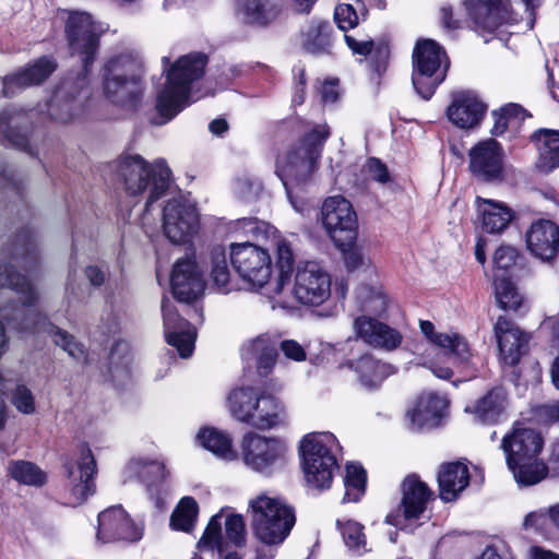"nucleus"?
I'll return each instance as SVG.
<instances>
[{
    "mask_svg": "<svg viewBox=\"0 0 559 559\" xmlns=\"http://www.w3.org/2000/svg\"><path fill=\"white\" fill-rule=\"evenodd\" d=\"M544 440L539 432L531 428L514 427L501 442L507 465L515 481L521 486H532L542 481L548 467L539 459Z\"/></svg>",
    "mask_w": 559,
    "mask_h": 559,
    "instance_id": "0eeeda50",
    "label": "nucleus"
},
{
    "mask_svg": "<svg viewBox=\"0 0 559 559\" xmlns=\"http://www.w3.org/2000/svg\"><path fill=\"white\" fill-rule=\"evenodd\" d=\"M129 353H130V347H129L128 343L117 342L110 352V356H109L110 364L115 368H118L119 365L127 367L131 360L129 357Z\"/></svg>",
    "mask_w": 559,
    "mask_h": 559,
    "instance_id": "680f3d73",
    "label": "nucleus"
},
{
    "mask_svg": "<svg viewBox=\"0 0 559 559\" xmlns=\"http://www.w3.org/2000/svg\"><path fill=\"white\" fill-rule=\"evenodd\" d=\"M468 158V168L476 179L485 182L502 179L503 150L496 140L478 142L469 150Z\"/></svg>",
    "mask_w": 559,
    "mask_h": 559,
    "instance_id": "aec40b11",
    "label": "nucleus"
},
{
    "mask_svg": "<svg viewBox=\"0 0 559 559\" xmlns=\"http://www.w3.org/2000/svg\"><path fill=\"white\" fill-rule=\"evenodd\" d=\"M211 278L221 292H229L230 272L226 250L222 246H216L211 251Z\"/></svg>",
    "mask_w": 559,
    "mask_h": 559,
    "instance_id": "8fccbe9b",
    "label": "nucleus"
},
{
    "mask_svg": "<svg viewBox=\"0 0 559 559\" xmlns=\"http://www.w3.org/2000/svg\"><path fill=\"white\" fill-rule=\"evenodd\" d=\"M428 486L416 475L407 476L402 483V501L400 511L405 520L418 519L431 499Z\"/></svg>",
    "mask_w": 559,
    "mask_h": 559,
    "instance_id": "2f4dec72",
    "label": "nucleus"
},
{
    "mask_svg": "<svg viewBox=\"0 0 559 559\" xmlns=\"http://www.w3.org/2000/svg\"><path fill=\"white\" fill-rule=\"evenodd\" d=\"M468 19L477 32L491 33L518 22L509 0H464Z\"/></svg>",
    "mask_w": 559,
    "mask_h": 559,
    "instance_id": "6ab92c4d",
    "label": "nucleus"
},
{
    "mask_svg": "<svg viewBox=\"0 0 559 559\" xmlns=\"http://www.w3.org/2000/svg\"><path fill=\"white\" fill-rule=\"evenodd\" d=\"M57 68L56 62L47 57L37 59L34 63L5 75L3 78L2 93L11 97L17 92L44 82Z\"/></svg>",
    "mask_w": 559,
    "mask_h": 559,
    "instance_id": "bb28decb",
    "label": "nucleus"
},
{
    "mask_svg": "<svg viewBox=\"0 0 559 559\" xmlns=\"http://www.w3.org/2000/svg\"><path fill=\"white\" fill-rule=\"evenodd\" d=\"M250 524L257 540L269 547L258 549V559H273L275 549L290 534L296 516L292 506L278 496L260 493L249 501Z\"/></svg>",
    "mask_w": 559,
    "mask_h": 559,
    "instance_id": "f03ea898",
    "label": "nucleus"
},
{
    "mask_svg": "<svg viewBox=\"0 0 559 559\" xmlns=\"http://www.w3.org/2000/svg\"><path fill=\"white\" fill-rule=\"evenodd\" d=\"M241 356L246 361H255L260 376H267L277 360V342L265 333L248 340L241 346Z\"/></svg>",
    "mask_w": 559,
    "mask_h": 559,
    "instance_id": "7c9ffc66",
    "label": "nucleus"
},
{
    "mask_svg": "<svg viewBox=\"0 0 559 559\" xmlns=\"http://www.w3.org/2000/svg\"><path fill=\"white\" fill-rule=\"evenodd\" d=\"M277 236V230L271 224L260 221L257 218L255 224L253 226V230L251 233V237L261 240V239H274Z\"/></svg>",
    "mask_w": 559,
    "mask_h": 559,
    "instance_id": "0e129e2a",
    "label": "nucleus"
},
{
    "mask_svg": "<svg viewBox=\"0 0 559 559\" xmlns=\"http://www.w3.org/2000/svg\"><path fill=\"white\" fill-rule=\"evenodd\" d=\"M353 367L358 374L361 385L368 389L377 388L390 373V365L377 360L370 355H364L357 359Z\"/></svg>",
    "mask_w": 559,
    "mask_h": 559,
    "instance_id": "a19ab883",
    "label": "nucleus"
},
{
    "mask_svg": "<svg viewBox=\"0 0 559 559\" xmlns=\"http://www.w3.org/2000/svg\"><path fill=\"white\" fill-rule=\"evenodd\" d=\"M356 297L361 311L381 314L386 309L388 300L381 286L362 285L357 289Z\"/></svg>",
    "mask_w": 559,
    "mask_h": 559,
    "instance_id": "a18cd8bd",
    "label": "nucleus"
},
{
    "mask_svg": "<svg viewBox=\"0 0 559 559\" xmlns=\"http://www.w3.org/2000/svg\"><path fill=\"white\" fill-rule=\"evenodd\" d=\"M273 241L276 250L278 274L275 282L267 288L266 294L272 293L273 296H281L285 292L286 286L290 284V277L294 274L292 267L295 262V255L292 243L287 239L277 235Z\"/></svg>",
    "mask_w": 559,
    "mask_h": 559,
    "instance_id": "c9c22d12",
    "label": "nucleus"
},
{
    "mask_svg": "<svg viewBox=\"0 0 559 559\" xmlns=\"http://www.w3.org/2000/svg\"><path fill=\"white\" fill-rule=\"evenodd\" d=\"M142 61L132 51L112 55L103 67V92L108 102L127 108H136L143 96Z\"/></svg>",
    "mask_w": 559,
    "mask_h": 559,
    "instance_id": "6e6552de",
    "label": "nucleus"
},
{
    "mask_svg": "<svg viewBox=\"0 0 559 559\" xmlns=\"http://www.w3.org/2000/svg\"><path fill=\"white\" fill-rule=\"evenodd\" d=\"M441 25L448 31H454L460 27V22L453 16V9L444 4L439 10Z\"/></svg>",
    "mask_w": 559,
    "mask_h": 559,
    "instance_id": "774afa93",
    "label": "nucleus"
},
{
    "mask_svg": "<svg viewBox=\"0 0 559 559\" xmlns=\"http://www.w3.org/2000/svg\"><path fill=\"white\" fill-rule=\"evenodd\" d=\"M413 67L414 88L424 99H429L447 74L444 50L431 39L418 41L413 52Z\"/></svg>",
    "mask_w": 559,
    "mask_h": 559,
    "instance_id": "ddd939ff",
    "label": "nucleus"
},
{
    "mask_svg": "<svg viewBox=\"0 0 559 559\" xmlns=\"http://www.w3.org/2000/svg\"><path fill=\"white\" fill-rule=\"evenodd\" d=\"M358 10H364L359 0H342L334 10V20L341 31H348L358 24Z\"/></svg>",
    "mask_w": 559,
    "mask_h": 559,
    "instance_id": "864d4df0",
    "label": "nucleus"
},
{
    "mask_svg": "<svg viewBox=\"0 0 559 559\" xmlns=\"http://www.w3.org/2000/svg\"><path fill=\"white\" fill-rule=\"evenodd\" d=\"M37 261V246L33 233L29 229H25L16 235L12 255L10 261L0 262V277L9 275L14 282L19 281V277H26L20 273H15L14 267L22 265L25 269H29ZM27 305V294L19 292L12 285L2 284L0 285V359L9 350L10 338L5 333L4 323L15 331L12 324H9L7 320L2 318L3 311L7 310L11 317L15 318L14 323L23 322L26 318L22 313H19L17 309Z\"/></svg>",
    "mask_w": 559,
    "mask_h": 559,
    "instance_id": "20e7f679",
    "label": "nucleus"
},
{
    "mask_svg": "<svg viewBox=\"0 0 559 559\" xmlns=\"http://www.w3.org/2000/svg\"><path fill=\"white\" fill-rule=\"evenodd\" d=\"M486 111V104L475 93L462 91L453 94L447 116L454 126L461 129H473L480 123Z\"/></svg>",
    "mask_w": 559,
    "mask_h": 559,
    "instance_id": "5701e85b",
    "label": "nucleus"
},
{
    "mask_svg": "<svg viewBox=\"0 0 559 559\" xmlns=\"http://www.w3.org/2000/svg\"><path fill=\"white\" fill-rule=\"evenodd\" d=\"M11 402L23 414L31 415L35 412L33 392L25 384H16L12 390Z\"/></svg>",
    "mask_w": 559,
    "mask_h": 559,
    "instance_id": "6e6d98bb",
    "label": "nucleus"
},
{
    "mask_svg": "<svg viewBox=\"0 0 559 559\" xmlns=\"http://www.w3.org/2000/svg\"><path fill=\"white\" fill-rule=\"evenodd\" d=\"M199 229L195 206L183 198L168 200L163 210V230L173 243L189 241Z\"/></svg>",
    "mask_w": 559,
    "mask_h": 559,
    "instance_id": "a211bd4d",
    "label": "nucleus"
},
{
    "mask_svg": "<svg viewBox=\"0 0 559 559\" xmlns=\"http://www.w3.org/2000/svg\"><path fill=\"white\" fill-rule=\"evenodd\" d=\"M225 534L235 546H242L246 542V525L242 515L230 514L225 521Z\"/></svg>",
    "mask_w": 559,
    "mask_h": 559,
    "instance_id": "5fc2aeb1",
    "label": "nucleus"
},
{
    "mask_svg": "<svg viewBox=\"0 0 559 559\" xmlns=\"http://www.w3.org/2000/svg\"><path fill=\"white\" fill-rule=\"evenodd\" d=\"M329 135L330 129L325 123L316 124L287 155L277 160L276 174L293 207L299 213H304L306 206L294 200V186L304 182L313 173Z\"/></svg>",
    "mask_w": 559,
    "mask_h": 559,
    "instance_id": "423d86ee",
    "label": "nucleus"
},
{
    "mask_svg": "<svg viewBox=\"0 0 559 559\" xmlns=\"http://www.w3.org/2000/svg\"><path fill=\"white\" fill-rule=\"evenodd\" d=\"M128 469L147 486L166 477L165 465L159 461L135 459L128 464Z\"/></svg>",
    "mask_w": 559,
    "mask_h": 559,
    "instance_id": "09e8293b",
    "label": "nucleus"
},
{
    "mask_svg": "<svg viewBox=\"0 0 559 559\" xmlns=\"http://www.w3.org/2000/svg\"><path fill=\"white\" fill-rule=\"evenodd\" d=\"M366 167H367L368 173L374 180H377L381 183H385L389 181L390 176H389L386 166L384 164H382L379 159L369 158Z\"/></svg>",
    "mask_w": 559,
    "mask_h": 559,
    "instance_id": "e2e57ef3",
    "label": "nucleus"
},
{
    "mask_svg": "<svg viewBox=\"0 0 559 559\" xmlns=\"http://www.w3.org/2000/svg\"><path fill=\"white\" fill-rule=\"evenodd\" d=\"M440 498L444 501L454 500L469 483V473L465 464L448 463L441 466L438 474Z\"/></svg>",
    "mask_w": 559,
    "mask_h": 559,
    "instance_id": "f704fd0d",
    "label": "nucleus"
},
{
    "mask_svg": "<svg viewBox=\"0 0 559 559\" xmlns=\"http://www.w3.org/2000/svg\"><path fill=\"white\" fill-rule=\"evenodd\" d=\"M223 515L215 514L210 520L202 537L198 542V549L201 551L211 550L222 555L225 551V542L222 534Z\"/></svg>",
    "mask_w": 559,
    "mask_h": 559,
    "instance_id": "3c124183",
    "label": "nucleus"
},
{
    "mask_svg": "<svg viewBox=\"0 0 559 559\" xmlns=\"http://www.w3.org/2000/svg\"><path fill=\"white\" fill-rule=\"evenodd\" d=\"M526 243L530 251L542 260L552 259L559 248V228L548 219L533 223L526 233Z\"/></svg>",
    "mask_w": 559,
    "mask_h": 559,
    "instance_id": "c756f323",
    "label": "nucleus"
},
{
    "mask_svg": "<svg viewBox=\"0 0 559 559\" xmlns=\"http://www.w3.org/2000/svg\"><path fill=\"white\" fill-rule=\"evenodd\" d=\"M142 528L135 525L121 507H111L98 514L97 538L104 543L116 540L136 542Z\"/></svg>",
    "mask_w": 559,
    "mask_h": 559,
    "instance_id": "4be33fe9",
    "label": "nucleus"
},
{
    "mask_svg": "<svg viewBox=\"0 0 559 559\" xmlns=\"http://www.w3.org/2000/svg\"><path fill=\"white\" fill-rule=\"evenodd\" d=\"M495 296L500 308L518 310L523 304V296L515 285L506 276L495 275Z\"/></svg>",
    "mask_w": 559,
    "mask_h": 559,
    "instance_id": "49530a36",
    "label": "nucleus"
},
{
    "mask_svg": "<svg viewBox=\"0 0 559 559\" xmlns=\"http://www.w3.org/2000/svg\"><path fill=\"white\" fill-rule=\"evenodd\" d=\"M448 400L435 392L419 395L413 408L407 412L412 429L435 427L444 416Z\"/></svg>",
    "mask_w": 559,
    "mask_h": 559,
    "instance_id": "c85d7f7f",
    "label": "nucleus"
},
{
    "mask_svg": "<svg viewBox=\"0 0 559 559\" xmlns=\"http://www.w3.org/2000/svg\"><path fill=\"white\" fill-rule=\"evenodd\" d=\"M510 401L507 390L495 386L465 407L474 421L483 425L498 424L507 414Z\"/></svg>",
    "mask_w": 559,
    "mask_h": 559,
    "instance_id": "b1692460",
    "label": "nucleus"
},
{
    "mask_svg": "<svg viewBox=\"0 0 559 559\" xmlns=\"http://www.w3.org/2000/svg\"><path fill=\"white\" fill-rule=\"evenodd\" d=\"M170 283L174 296L185 302L197 299L203 294L205 287L197 264L191 259L176 262Z\"/></svg>",
    "mask_w": 559,
    "mask_h": 559,
    "instance_id": "393cba45",
    "label": "nucleus"
},
{
    "mask_svg": "<svg viewBox=\"0 0 559 559\" xmlns=\"http://www.w3.org/2000/svg\"><path fill=\"white\" fill-rule=\"evenodd\" d=\"M107 26L95 21L86 12H71L66 22V37L72 56L80 59L82 70L75 78H66L57 87L53 97L47 104V112L51 119L68 123L82 111L79 96L87 87V76L95 61L99 38Z\"/></svg>",
    "mask_w": 559,
    "mask_h": 559,
    "instance_id": "f257e3e1",
    "label": "nucleus"
},
{
    "mask_svg": "<svg viewBox=\"0 0 559 559\" xmlns=\"http://www.w3.org/2000/svg\"><path fill=\"white\" fill-rule=\"evenodd\" d=\"M337 528L342 534L343 540L348 549L361 555L366 551V537L364 526L353 520H337Z\"/></svg>",
    "mask_w": 559,
    "mask_h": 559,
    "instance_id": "603ef678",
    "label": "nucleus"
},
{
    "mask_svg": "<svg viewBox=\"0 0 559 559\" xmlns=\"http://www.w3.org/2000/svg\"><path fill=\"white\" fill-rule=\"evenodd\" d=\"M23 117L15 110H3L0 112V141L23 150L35 156L37 152L29 143L27 134L21 130Z\"/></svg>",
    "mask_w": 559,
    "mask_h": 559,
    "instance_id": "e433bc0d",
    "label": "nucleus"
},
{
    "mask_svg": "<svg viewBox=\"0 0 559 559\" xmlns=\"http://www.w3.org/2000/svg\"><path fill=\"white\" fill-rule=\"evenodd\" d=\"M518 259V251L511 246L499 247L493 254V264L497 270L507 271L513 266Z\"/></svg>",
    "mask_w": 559,
    "mask_h": 559,
    "instance_id": "bf43d9fd",
    "label": "nucleus"
},
{
    "mask_svg": "<svg viewBox=\"0 0 559 559\" xmlns=\"http://www.w3.org/2000/svg\"><path fill=\"white\" fill-rule=\"evenodd\" d=\"M10 476L26 486L41 487L47 481V474L36 464L28 461H12L8 466Z\"/></svg>",
    "mask_w": 559,
    "mask_h": 559,
    "instance_id": "37998d69",
    "label": "nucleus"
},
{
    "mask_svg": "<svg viewBox=\"0 0 559 559\" xmlns=\"http://www.w3.org/2000/svg\"><path fill=\"white\" fill-rule=\"evenodd\" d=\"M367 475L358 463H348L345 475V495L343 502H356L365 493Z\"/></svg>",
    "mask_w": 559,
    "mask_h": 559,
    "instance_id": "de8ad7c7",
    "label": "nucleus"
},
{
    "mask_svg": "<svg viewBox=\"0 0 559 559\" xmlns=\"http://www.w3.org/2000/svg\"><path fill=\"white\" fill-rule=\"evenodd\" d=\"M282 307H288L287 297L304 306L318 307L331 296V276L329 272L314 261L298 263L281 296L267 295Z\"/></svg>",
    "mask_w": 559,
    "mask_h": 559,
    "instance_id": "f8f14e48",
    "label": "nucleus"
},
{
    "mask_svg": "<svg viewBox=\"0 0 559 559\" xmlns=\"http://www.w3.org/2000/svg\"><path fill=\"white\" fill-rule=\"evenodd\" d=\"M493 330L501 360L509 366L516 365L524 353L528 336L504 317L498 318Z\"/></svg>",
    "mask_w": 559,
    "mask_h": 559,
    "instance_id": "a878e982",
    "label": "nucleus"
},
{
    "mask_svg": "<svg viewBox=\"0 0 559 559\" xmlns=\"http://www.w3.org/2000/svg\"><path fill=\"white\" fill-rule=\"evenodd\" d=\"M421 333L437 347L455 358L461 365L469 367L471 354L466 341L457 333L436 332L430 321H420Z\"/></svg>",
    "mask_w": 559,
    "mask_h": 559,
    "instance_id": "473e14b6",
    "label": "nucleus"
},
{
    "mask_svg": "<svg viewBox=\"0 0 559 559\" xmlns=\"http://www.w3.org/2000/svg\"><path fill=\"white\" fill-rule=\"evenodd\" d=\"M287 445L281 438L247 432L240 441V459L249 469L269 475L285 463Z\"/></svg>",
    "mask_w": 559,
    "mask_h": 559,
    "instance_id": "2eb2a0df",
    "label": "nucleus"
},
{
    "mask_svg": "<svg viewBox=\"0 0 559 559\" xmlns=\"http://www.w3.org/2000/svg\"><path fill=\"white\" fill-rule=\"evenodd\" d=\"M502 109L511 127H518L526 117L525 110L518 104L504 105Z\"/></svg>",
    "mask_w": 559,
    "mask_h": 559,
    "instance_id": "69168bd1",
    "label": "nucleus"
},
{
    "mask_svg": "<svg viewBox=\"0 0 559 559\" xmlns=\"http://www.w3.org/2000/svg\"><path fill=\"white\" fill-rule=\"evenodd\" d=\"M118 175L128 194H146V210L166 193L170 185V169L164 159L148 164L140 155L122 156L118 162Z\"/></svg>",
    "mask_w": 559,
    "mask_h": 559,
    "instance_id": "9d476101",
    "label": "nucleus"
},
{
    "mask_svg": "<svg viewBox=\"0 0 559 559\" xmlns=\"http://www.w3.org/2000/svg\"><path fill=\"white\" fill-rule=\"evenodd\" d=\"M282 0H237L239 14L246 22L257 25H266L280 12Z\"/></svg>",
    "mask_w": 559,
    "mask_h": 559,
    "instance_id": "ea45409f",
    "label": "nucleus"
},
{
    "mask_svg": "<svg viewBox=\"0 0 559 559\" xmlns=\"http://www.w3.org/2000/svg\"><path fill=\"white\" fill-rule=\"evenodd\" d=\"M481 228L489 234H501L514 218L513 211L503 202L477 197Z\"/></svg>",
    "mask_w": 559,
    "mask_h": 559,
    "instance_id": "72a5a7b5",
    "label": "nucleus"
},
{
    "mask_svg": "<svg viewBox=\"0 0 559 559\" xmlns=\"http://www.w3.org/2000/svg\"><path fill=\"white\" fill-rule=\"evenodd\" d=\"M162 311L167 343L177 349L181 358H189L194 350L197 338L194 329L177 313L169 300L163 299Z\"/></svg>",
    "mask_w": 559,
    "mask_h": 559,
    "instance_id": "412c9836",
    "label": "nucleus"
},
{
    "mask_svg": "<svg viewBox=\"0 0 559 559\" xmlns=\"http://www.w3.org/2000/svg\"><path fill=\"white\" fill-rule=\"evenodd\" d=\"M230 415L255 429L270 430L286 420L284 404L263 390L240 386L233 389L226 402Z\"/></svg>",
    "mask_w": 559,
    "mask_h": 559,
    "instance_id": "1a4fd4ad",
    "label": "nucleus"
},
{
    "mask_svg": "<svg viewBox=\"0 0 559 559\" xmlns=\"http://www.w3.org/2000/svg\"><path fill=\"white\" fill-rule=\"evenodd\" d=\"M550 524L555 525L552 507H550L547 511L538 510L530 512L523 522L525 530H533L540 533H546Z\"/></svg>",
    "mask_w": 559,
    "mask_h": 559,
    "instance_id": "4d7b16f0",
    "label": "nucleus"
},
{
    "mask_svg": "<svg viewBox=\"0 0 559 559\" xmlns=\"http://www.w3.org/2000/svg\"><path fill=\"white\" fill-rule=\"evenodd\" d=\"M2 284L12 285V287L19 292L27 294V305L17 309L19 313H22L26 318L21 323H14L15 318L11 317L5 310L2 313V318L7 320L9 324H12V326L22 334L48 333L53 336L55 344L60 346L73 359L87 362V353L84 346L76 342L72 335L53 325L48 318L39 311L37 307L38 295L26 277H19V281L14 282L12 277L7 275L5 277H0V285Z\"/></svg>",
    "mask_w": 559,
    "mask_h": 559,
    "instance_id": "39448f33",
    "label": "nucleus"
},
{
    "mask_svg": "<svg viewBox=\"0 0 559 559\" xmlns=\"http://www.w3.org/2000/svg\"><path fill=\"white\" fill-rule=\"evenodd\" d=\"M69 504L79 506L94 491L93 477L96 473L94 455L88 447L82 444L78 453L66 464Z\"/></svg>",
    "mask_w": 559,
    "mask_h": 559,
    "instance_id": "f3484780",
    "label": "nucleus"
},
{
    "mask_svg": "<svg viewBox=\"0 0 559 559\" xmlns=\"http://www.w3.org/2000/svg\"><path fill=\"white\" fill-rule=\"evenodd\" d=\"M354 330L357 337L374 347L392 350L402 343V335L399 331L369 316H360L355 319Z\"/></svg>",
    "mask_w": 559,
    "mask_h": 559,
    "instance_id": "cd10ccee",
    "label": "nucleus"
},
{
    "mask_svg": "<svg viewBox=\"0 0 559 559\" xmlns=\"http://www.w3.org/2000/svg\"><path fill=\"white\" fill-rule=\"evenodd\" d=\"M338 447L335 436L329 431L310 432L300 441L301 466L307 484L316 489L330 488L335 471Z\"/></svg>",
    "mask_w": 559,
    "mask_h": 559,
    "instance_id": "9b49d317",
    "label": "nucleus"
},
{
    "mask_svg": "<svg viewBox=\"0 0 559 559\" xmlns=\"http://www.w3.org/2000/svg\"><path fill=\"white\" fill-rule=\"evenodd\" d=\"M323 227L340 250L355 243L357 238V215L345 198L334 195L325 199L321 210Z\"/></svg>",
    "mask_w": 559,
    "mask_h": 559,
    "instance_id": "dca6fc26",
    "label": "nucleus"
},
{
    "mask_svg": "<svg viewBox=\"0 0 559 559\" xmlns=\"http://www.w3.org/2000/svg\"><path fill=\"white\" fill-rule=\"evenodd\" d=\"M538 150L537 167L549 173L559 166V131L540 129L533 134Z\"/></svg>",
    "mask_w": 559,
    "mask_h": 559,
    "instance_id": "4c0bfd02",
    "label": "nucleus"
},
{
    "mask_svg": "<svg viewBox=\"0 0 559 559\" xmlns=\"http://www.w3.org/2000/svg\"><path fill=\"white\" fill-rule=\"evenodd\" d=\"M280 349L287 359L300 362L307 358L305 347L295 340H285L280 344Z\"/></svg>",
    "mask_w": 559,
    "mask_h": 559,
    "instance_id": "052dcab7",
    "label": "nucleus"
},
{
    "mask_svg": "<svg viewBox=\"0 0 559 559\" xmlns=\"http://www.w3.org/2000/svg\"><path fill=\"white\" fill-rule=\"evenodd\" d=\"M502 109L511 127H518L526 117L525 110L518 104L504 105Z\"/></svg>",
    "mask_w": 559,
    "mask_h": 559,
    "instance_id": "338daca9",
    "label": "nucleus"
},
{
    "mask_svg": "<svg viewBox=\"0 0 559 559\" xmlns=\"http://www.w3.org/2000/svg\"><path fill=\"white\" fill-rule=\"evenodd\" d=\"M332 26L326 21L313 20L302 32V46L306 51L317 55L326 52L331 46Z\"/></svg>",
    "mask_w": 559,
    "mask_h": 559,
    "instance_id": "79ce46f5",
    "label": "nucleus"
},
{
    "mask_svg": "<svg viewBox=\"0 0 559 559\" xmlns=\"http://www.w3.org/2000/svg\"><path fill=\"white\" fill-rule=\"evenodd\" d=\"M344 254V262L348 270L355 271L359 269H371V258L366 254L362 248L355 247L354 243L345 250H341Z\"/></svg>",
    "mask_w": 559,
    "mask_h": 559,
    "instance_id": "13d9d810",
    "label": "nucleus"
},
{
    "mask_svg": "<svg viewBox=\"0 0 559 559\" xmlns=\"http://www.w3.org/2000/svg\"><path fill=\"white\" fill-rule=\"evenodd\" d=\"M197 440L200 445L222 460L230 462L239 457L233 445V438L226 431L206 427L199 431Z\"/></svg>",
    "mask_w": 559,
    "mask_h": 559,
    "instance_id": "58836bf2",
    "label": "nucleus"
},
{
    "mask_svg": "<svg viewBox=\"0 0 559 559\" xmlns=\"http://www.w3.org/2000/svg\"><path fill=\"white\" fill-rule=\"evenodd\" d=\"M207 57L201 52L180 57L166 70V82L156 96V124H165L193 102L192 83L204 74Z\"/></svg>",
    "mask_w": 559,
    "mask_h": 559,
    "instance_id": "7ed1b4c3",
    "label": "nucleus"
},
{
    "mask_svg": "<svg viewBox=\"0 0 559 559\" xmlns=\"http://www.w3.org/2000/svg\"><path fill=\"white\" fill-rule=\"evenodd\" d=\"M229 259L248 289L259 290L269 283L272 260L266 249L250 241L233 242L229 246Z\"/></svg>",
    "mask_w": 559,
    "mask_h": 559,
    "instance_id": "4468645a",
    "label": "nucleus"
},
{
    "mask_svg": "<svg viewBox=\"0 0 559 559\" xmlns=\"http://www.w3.org/2000/svg\"><path fill=\"white\" fill-rule=\"evenodd\" d=\"M199 506L192 497H183L170 518V525L174 530L190 532L197 522Z\"/></svg>",
    "mask_w": 559,
    "mask_h": 559,
    "instance_id": "c03bdc74",
    "label": "nucleus"
}]
</instances>
